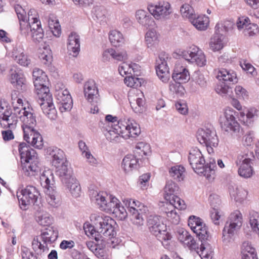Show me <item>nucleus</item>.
Returning <instances> with one entry per match:
<instances>
[{"instance_id":"f257e3e1","label":"nucleus","mask_w":259,"mask_h":259,"mask_svg":"<svg viewBox=\"0 0 259 259\" xmlns=\"http://www.w3.org/2000/svg\"><path fill=\"white\" fill-rule=\"evenodd\" d=\"M15 113L22 122V128L25 141L35 148L41 149L43 146L41 135L34 129L36 124V115L32 108L14 107Z\"/></svg>"},{"instance_id":"f03ea898","label":"nucleus","mask_w":259,"mask_h":259,"mask_svg":"<svg viewBox=\"0 0 259 259\" xmlns=\"http://www.w3.org/2000/svg\"><path fill=\"white\" fill-rule=\"evenodd\" d=\"M103 132L107 140L113 143H120L131 137L136 138L141 133L139 124L130 117H121L118 124L112 127H103Z\"/></svg>"},{"instance_id":"7ed1b4c3","label":"nucleus","mask_w":259,"mask_h":259,"mask_svg":"<svg viewBox=\"0 0 259 259\" xmlns=\"http://www.w3.org/2000/svg\"><path fill=\"white\" fill-rule=\"evenodd\" d=\"M188 160L196 173L204 176L209 181H212L214 179L217 169L214 159L210 158L206 162L200 150L194 147L189 151Z\"/></svg>"},{"instance_id":"20e7f679","label":"nucleus","mask_w":259,"mask_h":259,"mask_svg":"<svg viewBox=\"0 0 259 259\" xmlns=\"http://www.w3.org/2000/svg\"><path fill=\"white\" fill-rule=\"evenodd\" d=\"M22 172L27 177H34L40 171V164L36 151L25 143L19 145Z\"/></svg>"},{"instance_id":"39448f33","label":"nucleus","mask_w":259,"mask_h":259,"mask_svg":"<svg viewBox=\"0 0 259 259\" xmlns=\"http://www.w3.org/2000/svg\"><path fill=\"white\" fill-rule=\"evenodd\" d=\"M49 84L48 81L46 83H36L34 85L38 98L37 102L43 113L51 120H55L57 118V113L53 103V98L50 93Z\"/></svg>"},{"instance_id":"423d86ee","label":"nucleus","mask_w":259,"mask_h":259,"mask_svg":"<svg viewBox=\"0 0 259 259\" xmlns=\"http://www.w3.org/2000/svg\"><path fill=\"white\" fill-rule=\"evenodd\" d=\"M89 195L91 201L96 203L100 210L107 213H112L120 203L115 197L108 195L103 192H98L92 187L89 188Z\"/></svg>"},{"instance_id":"0eeeda50","label":"nucleus","mask_w":259,"mask_h":259,"mask_svg":"<svg viewBox=\"0 0 259 259\" xmlns=\"http://www.w3.org/2000/svg\"><path fill=\"white\" fill-rule=\"evenodd\" d=\"M58 237V232L53 227H48L41 231L40 235L34 238L32 247L37 254L41 255L49 250L48 245L54 242Z\"/></svg>"},{"instance_id":"6e6552de","label":"nucleus","mask_w":259,"mask_h":259,"mask_svg":"<svg viewBox=\"0 0 259 259\" xmlns=\"http://www.w3.org/2000/svg\"><path fill=\"white\" fill-rule=\"evenodd\" d=\"M243 217L239 210H235L228 217L222 231V240L227 244L233 241L235 234L242 225Z\"/></svg>"},{"instance_id":"1a4fd4ad","label":"nucleus","mask_w":259,"mask_h":259,"mask_svg":"<svg viewBox=\"0 0 259 259\" xmlns=\"http://www.w3.org/2000/svg\"><path fill=\"white\" fill-rule=\"evenodd\" d=\"M90 219L103 238H112L115 236L116 232L114 226L116 223L111 218L99 213L91 214Z\"/></svg>"},{"instance_id":"9d476101","label":"nucleus","mask_w":259,"mask_h":259,"mask_svg":"<svg viewBox=\"0 0 259 259\" xmlns=\"http://www.w3.org/2000/svg\"><path fill=\"white\" fill-rule=\"evenodd\" d=\"M236 112L231 108L227 107L221 117L220 122L222 129L233 137L240 136V125L235 116Z\"/></svg>"},{"instance_id":"9b49d317","label":"nucleus","mask_w":259,"mask_h":259,"mask_svg":"<svg viewBox=\"0 0 259 259\" xmlns=\"http://www.w3.org/2000/svg\"><path fill=\"white\" fill-rule=\"evenodd\" d=\"M196 136L198 142L201 144L206 146L207 150L209 154L213 153V148L218 146L219 139L213 126L209 125L198 129Z\"/></svg>"},{"instance_id":"f8f14e48","label":"nucleus","mask_w":259,"mask_h":259,"mask_svg":"<svg viewBox=\"0 0 259 259\" xmlns=\"http://www.w3.org/2000/svg\"><path fill=\"white\" fill-rule=\"evenodd\" d=\"M254 156L252 152L247 151L238 155L235 164L238 167V174L241 177L248 179L254 173L252 166Z\"/></svg>"},{"instance_id":"ddd939ff","label":"nucleus","mask_w":259,"mask_h":259,"mask_svg":"<svg viewBox=\"0 0 259 259\" xmlns=\"http://www.w3.org/2000/svg\"><path fill=\"white\" fill-rule=\"evenodd\" d=\"M40 183L45 188V193L47 195V200L49 204L53 207H57L59 200L56 198V191L54 189V175L50 170H45L40 176Z\"/></svg>"},{"instance_id":"4468645a","label":"nucleus","mask_w":259,"mask_h":259,"mask_svg":"<svg viewBox=\"0 0 259 259\" xmlns=\"http://www.w3.org/2000/svg\"><path fill=\"white\" fill-rule=\"evenodd\" d=\"M39 196V191L32 186H27L17 192L19 206L21 209L27 210L30 205L34 204Z\"/></svg>"},{"instance_id":"2eb2a0df","label":"nucleus","mask_w":259,"mask_h":259,"mask_svg":"<svg viewBox=\"0 0 259 259\" xmlns=\"http://www.w3.org/2000/svg\"><path fill=\"white\" fill-rule=\"evenodd\" d=\"M147 226L150 232L160 241L170 239L171 236L166 232V227L160 216L150 215L147 220Z\"/></svg>"},{"instance_id":"dca6fc26","label":"nucleus","mask_w":259,"mask_h":259,"mask_svg":"<svg viewBox=\"0 0 259 259\" xmlns=\"http://www.w3.org/2000/svg\"><path fill=\"white\" fill-rule=\"evenodd\" d=\"M180 53L186 61L198 66L203 67L206 64V59L203 52L196 46H191Z\"/></svg>"},{"instance_id":"f3484780","label":"nucleus","mask_w":259,"mask_h":259,"mask_svg":"<svg viewBox=\"0 0 259 259\" xmlns=\"http://www.w3.org/2000/svg\"><path fill=\"white\" fill-rule=\"evenodd\" d=\"M148 9L150 13L157 20L166 19L171 13L170 5L167 2L159 3L157 5H149Z\"/></svg>"},{"instance_id":"a211bd4d","label":"nucleus","mask_w":259,"mask_h":259,"mask_svg":"<svg viewBox=\"0 0 259 259\" xmlns=\"http://www.w3.org/2000/svg\"><path fill=\"white\" fill-rule=\"evenodd\" d=\"M83 92L85 98L90 103L94 104L100 101L98 89L94 80L90 79L85 82Z\"/></svg>"},{"instance_id":"6ab92c4d","label":"nucleus","mask_w":259,"mask_h":259,"mask_svg":"<svg viewBox=\"0 0 259 259\" xmlns=\"http://www.w3.org/2000/svg\"><path fill=\"white\" fill-rule=\"evenodd\" d=\"M56 97L59 104V110L61 112L69 111L72 109L73 101L67 90L58 91Z\"/></svg>"},{"instance_id":"aec40b11","label":"nucleus","mask_w":259,"mask_h":259,"mask_svg":"<svg viewBox=\"0 0 259 259\" xmlns=\"http://www.w3.org/2000/svg\"><path fill=\"white\" fill-rule=\"evenodd\" d=\"M167 55H160L156 63V71L159 78L163 82H166L169 79V68L167 64Z\"/></svg>"},{"instance_id":"412c9836","label":"nucleus","mask_w":259,"mask_h":259,"mask_svg":"<svg viewBox=\"0 0 259 259\" xmlns=\"http://www.w3.org/2000/svg\"><path fill=\"white\" fill-rule=\"evenodd\" d=\"M223 29L226 30L222 24L218 23L215 26V32L209 42V47L213 52L219 51L224 47V35L220 33Z\"/></svg>"},{"instance_id":"4be33fe9","label":"nucleus","mask_w":259,"mask_h":259,"mask_svg":"<svg viewBox=\"0 0 259 259\" xmlns=\"http://www.w3.org/2000/svg\"><path fill=\"white\" fill-rule=\"evenodd\" d=\"M48 152L52 157V165L56 167V169L69 163L64 152L61 149L57 147H50Z\"/></svg>"},{"instance_id":"5701e85b","label":"nucleus","mask_w":259,"mask_h":259,"mask_svg":"<svg viewBox=\"0 0 259 259\" xmlns=\"http://www.w3.org/2000/svg\"><path fill=\"white\" fill-rule=\"evenodd\" d=\"M140 158L137 155L127 154L122 159L121 167L125 172L128 173L134 169H137L141 164Z\"/></svg>"},{"instance_id":"b1692460","label":"nucleus","mask_w":259,"mask_h":259,"mask_svg":"<svg viewBox=\"0 0 259 259\" xmlns=\"http://www.w3.org/2000/svg\"><path fill=\"white\" fill-rule=\"evenodd\" d=\"M28 24V30L26 35L28 34L29 31L31 33V37L34 41L39 42L43 38L44 34L41 28L39 20L36 19L31 21L27 22Z\"/></svg>"},{"instance_id":"393cba45","label":"nucleus","mask_w":259,"mask_h":259,"mask_svg":"<svg viewBox=\"0 0 259 259\" xmlns=\"http://www.w3.org/2000/svg\"><path fill=\"white\" fill-rule=\"evenodd\" d=\"M69 55L76 57L80 51V37L74 32H72L68 36L67 45Z\"/></svg>"},{"instance_id":"a878e982","label":"nucleus","mask_w":259,"mask_h":259,"mask_svg":"<svg viewBox=\"0 0 259 259\" xmlns=\"http://www.w3.org/2000/svg\"><path fill=\"white\" fill-rule=\"evenodd\" d=\"M56 175L64 185L70 184L76 178L73 176V170L69 166V163L59 167L56 170Z\"/></svg>"},{"instance_id":"bb28decb","label":"nucleus","mask_w":259,"mask_h":259,"mask_svg":"<svg viewBox=\"0 0 259 259\" xmlns=\"http://www.w3.org/2000/svg\"><path fill=\"white\" fill-rule=\"evenodd\" d=\"M217 78L220 81L228 84H234L238 82L236 74L232 70H228L224 68L219 70Z\"/></svg>"},{"instance_id":"cd10ccee","label":"nucleus","mask_w":259,"mask_h":259,"mask_svg":"<svg viewBox=\"0 0 259 259\" xmlns=\"http://www.w3.org/2000/svg\"><path fill=\"white\" fill-rule=\"evenodd\" d=\"M172 77L174 81L184 83L189 80L190 74L186 68L177 64L174 68Z\"/></svg>"},{"instance_id":"c85d7f7f","label":"nucleus","mask_w":259,"mask_h":259,"mask_svg":"<svg viewBox=\"0 0 259 259\" xmlns=\"http://www.w3.org/2000/svg\"><path fill=\"white\" fill-rule=\"evenodd\" d=\"M12 58L20 65L29 67L31 63L30 57L21 49L14 48L12 51Z\"/></svg>"},{"instance_id":"c756f323","label":"nucleus","mask_w":259,"mask_h":259,"mask_svg":"<svg viewBox=\"0 0 259 259\" xmlns=\"http://www.w3.org/2000/svg\"><path fill=\"white\" fill-rule=\"evenodd\" d=\"M179 239L181 242L186 245L190 250H193L197 253H199L200 245L187 231H183L180 234Z\"/></svg>"},{"instance_id":"7c9ffc66","label":"nucleus","mask_w":259,"mask_h":259,"mask_svg":"<svg viewBox=\"0 0 259 259\" xmlns=\"http://www.w3.org/2000/svg\"><path fill=\"white\" fill-rule=\"evenodd\" d=\"M229 191L231 197L234 198L236 202L240 203L243 202L246 198L247 195L246 190L235 184L229 185Z\"/></svg>"},{"instance_id":"2f4dec72","label":"nucleus","mask_w":259,"mask_h":259,"mask_svg":"<svg viewBox=\"0 0 259 259\" xmlns=\"http://www.w3.org/2000/svg\"><path fill=\"white\" fill-rule=\"evenodd\" d=\"M15 10L19 20L20 30L22 34H26L28 30L26 12L22 7L17 5L15 7Z\"/></svg>"},{"instance_id":"473e14b6","label":"nucleus","mask_w":259,"mask_h":259,"mask_svg":"<svg viewBox=\"0 0 259 259\" xmlns=\"http://www.w3.org/2000/svg\"><path fill=\"white\" fill-rule=\"evenodd\" d=\"M242 259H258L255 248L248 241H244L241 248Z\"/></svg>"},{"instance_id":"72a5a7b5","label":"nucleus","mask_w":259,"mask_h":259,"mask_svg":"<svg viewBox=\"0 0 259 259\" xmlns=\"http://www.w3.org/2000/svg\"><path fill=\"white\" fill-rule=\"evenodd\" d=\"M193 25L198 30H205L209 25V19L207 16L199 15L197 17L195 15L190 20Z\"/></svg>"},{"instance_id":"f704fd0d","label":"nucleus","mask_w":259,"mask_h":259,"mask_svg":"<svg viewBox=\"0 0 259 259\" xmlns=\"http://www.w3.org/2000/svg\"><path fill=\"white\" fill-rule=\"evenodd\" d=\"M111 57L114 60L124 61L127 59V54L124 51L116 52L113 49L105 50L103 53V58L105 61H108Z\"/></svg>"},{"instance_id":"c9c22d12","label":"nucleus","mask_w":259,"mask_h":259,"mask_svg":"<svg viewBox=\"0 0 259 259\" xmlns=\"http://www.w3.org/2000/svg\"><path fill=\"white\" fill-rule=\"evenodd\" d=\"M185 168L181 165H177L172 166L169 170L170 176L178 182L184 180L185 177Z\"/></svg>"},{"instance_id":"e433bc0d","label":"nucleus","mask_w":259,"mask_h":259,"mask_svg":"<svg viewBox=\"0 0 259 259\" xmlns=\"http://www.w3.org/2000/svg\"><path fill=\"white\" fill-rule=\"evenodd\" d=\"M159 35L153 29L149 30L145 34V40L148 48L153 49L155 48L159 42Z\"/></svg>"},{"instance_id":"4c0bfd02","label":"nucleus","mask_w":259,"mask_h":259,"mask_svg":"<svg viewBox=\"0 0 259 259\" xmlns=\"http://www.w3.org/2000/svg\"><path fill=\"white\" fill-rule=\"evenodd\" d=\"M136 18L140 24L145 27L151 25L153 22L150 15L143 10H139L136 11Z\"/></svg>"},{"instance_id":"58836bf2","label":"nucleus","mask_w":259,"mask_h":259,"mask_svg":"<svg viewBox=\"0 0 259 259\" xmlns=\"http://www.w3.org/2000/svg\"><path fill=\"white\" fill-rule=\"evenodd\" d=\"M38 57L42 63L48 66L52 61V52L49 46H45L38 50Z\"/></svg>"},{"instance_id":"ea45409f","label":"nucleus","mask_w":259,"mask_h":259,"mask_svg":"<svg viewBox=\"0 0 259 259\" xmlns=\"http://www.w3.org/2000/svg\"><path fill=\"white\" fill-rule=\"evenodd\" d=\"M134 152V155L140 158V160L142 162L143 156L149 155L151 153L150 145L142 142H139L136 145Z\"/></svg>"},{"instance_id":"a19ab883","label":"nucleus","mask_w":259,"mask_h":259,"mask_svg":"<svg viewBox=\"0 0 259 259\" xmlns=\"http://www.w3.org/2000/svg\"><path fill=\"white\" fill-rule=\"evenodd\" d=\"M179 194V187L175 182L170 181L167 182L164 188V198L165 200L170 199L171 197Z\"/></svg>"},{"instance_id":"79ce46f5","label":"nucleus","mask_w":259,"mask_h":259,"mask_svg":"<svg viewBox=\"0 0 259 259\" xmlns=\"http://www.w3.org/2000/svg\"><path fill=\"white\" fill-rule=\"evenodd\" d=\"M202 259H212L213 255L212 247L208 242L201 243L199 253Z\"/></svg>"},{"instance_id":"37998d69","label":"nucleus","mask_w":259,"mask_h":259,"mask_svg":"<svg viewBox=\"0 0 259 259\" xmlns=\"http://www.w3.org/2000/svg\"><path fill=\"white\" fill-rule=\"evenodd\" d=\"M25 78L23 73L21 71H15L11 74V82L14 85L16 86L17 89L22 88L24 85L25 86Z\"/></svg>"},{"instance_id":"c03bdc74","label":"nucleus","mask_w":259,"mask_h":259,"mask_svg":"<svg viewBox=\"0 0 259 259\" xmlns=\"http://www.w3.org/2000/svg\"><path fill=\"white\" fill-rule=\"evenodd\" d=\"M109 39L111 44L114 47H119L124 42L122 34L119 31L113 30L110 31Z\"/></svg>"},{"instance_id":"a18cd8bd","label":"nucleus","mask_w":259,"mask_h":259,"mask_svg":"<svg viewBox=\"0 0 259 259\" xmlns=\"http://www.w3.org/2000/svg\"><path fill=\"white\" fill-rule=\"evenodd\" d=\"M83 229L88 236L94 238L97 242L103 241V237L98 233L95 225L92 226L89 224H85L83 226Z\"/></svg>"},{"instance_id":"49530a36","label":"nucleus","mask_w":259,"mask_h":259,"mask_svg":"<svg viewBox=\"0 0 259 259\" xmlns=\"http://www.w3.org/2000/svg\"><path fill=\"white\" fill-rule=\"evenodd\" d=\"M123 201L130 213L136 212L138 210L141 211V207L144 206L140 202L135 199L127 198L124 199Z\"/></svg>"},{"instance_id":"de8ad7c7","label":"nucleus","mask_w":259,"mask_h":259,"mask_svg":"<svg viewBox=\"0 0 259 259\" xmlns=\"http://www.w3.org/2000/svg\"><path fill=\"white\" fill-rule=\"evenodd\" d=\"M32 76L34 84H36V83H40L41 82L46 83L49 80L46 73L39 68L34 69Z\"/></svg>"},{"instance_id":"09e8293b","label":"nucleus","mask_w":259,"mask_h":259,"mask_svg":"<svg viewBox=\"0 0 259 259\" xmlns=\"http://www.w3.org/2000/svg\"><path fill=\"white\" fill-rule=\"evenodd\" d=\"M205 224L200 218L194 215H191L188 220V225L194 233L197 232Z\"/></svg>"},{"instance_id":"8fccbe9b","label":"nucleus","mask_w":259,"mask_h":259,"mask_svg":"<svg viewBox=\"0 0 259 259\" xmlns=\"http://www.w3.org/2000/svg\"><path fill=\"white\" fill-rule=\"evenodd\" d=\"M69 190L72 196L74 198H77L81 195V187L76 179L70 182V184L65 185Z\"/></svg>"},{"instance_id":"3c124183","label":"nucleus","mask_w":259,"mask_h":259,"mask_svg":"<svg viewBox=\"0 0 259 259\" xmlns=\"http://www.w3.org/2000/svg\"><path fill=\"white\" fill-rule=\"evenodd\" d=\"M249 224L253 232L259 234V214L257 212L249 211Z\"/></svg>"},{"instance_id":"603ef678","label":"nucleus","mask_w":259,"mask_h":259,"mask_svg":"<svg viewBox=\"0 0 259 259\" xmlns=\"http://www.w3.org/2000/svg\"><path fill=\"white\" fill-rule=\"evenodd\" d=\"M138 66L136 64H128L125 62L121 63L118 67V71L119 74L123 76L124 75L127 74H132V71L135 72V70L137 69Z\"/></svg>"},{"instance_id":"864d4df0","label":"nucleus","mask_w":259,"mask_h":259,"mask_svg":"<svg viewBox=\"0 0 259 259\" xmlns=\"http://www.w3.org/2000/svg\"><path fill=\"white\" fill-rule=\"evenodd\" d=\"M36 221L41 226H49L52 222V218L47 212H39L36 217Z\"/></svg>"},{"instance_id":"5fc2aeb1","label":"nucleus","mask_w":259,"mask_h":259,"mask_svg":"<svg viewBox=\"0 0 259 259\" xmlns=\"http://www.w3.org/2000/svg\"><path fill=\"white\" fill-rule=\"evenodd\" d=\"M193 81L196 84L201 88H204L207 85V79L204 74L199 70L195 71L192 76Z\"/></svg>"},{"instance_id":"6e6d98bb","label":"nucleus","mask_w":259,"mask_h":259,"mask_svg":"<svg viewBox=\"0 0 259 259\" xmlns=\"http://www.w3.org/2000/svg\"><path fill=\"white\" fill-rule=\"evenodd\" d=\"M166 200L169 201L170 206L172 208H177L179 209H184L186 208V205L184 200H182L178 195L175 197H171L170 199H166Z\"/></svg>"},{"instance_id":"4d7b16f0","label":"nucleus","mask_w":259,"mask_h":259,"mask_svg":"<svg viewBox=\"0 0 259 259\" xmlns=\"http://www.w3.org/2000/svg\"><path fill=\"white\" fill-rule=\"evenodd\" d=\"M182 83L179 81H170L169 84V90L172 94H176L178 95H182L184 94V89Z\"/></svg>"},{"instance_id":"13d9d810","label":"nucleus","mask_w":259,"mask_h":259,"mask_svg":"<svg viewBox=\"0 0 259 259\" xmlns=\"http://www.w3.org/2000/svg\"><path fill=\"white\" fill-rule=\"evenodd\" d=\"M194 233L196 234L201 243L207 242V241L209 237V234L205 224Z\"/></svg>"},{"instance_id":"bf43d9fd","label":"nucleus","mask_w":259,"mask_h":259,"mask_svg":"<svg viewBox=\"0 0 259 259\" xmlns=\"http://www.w3.org/2000/svg\"><path fill=\"white\" fill-rule=\"evenodd\" d=\"M180 12L183 17L187 18L189 20L194 17V16L195 15L193 8L188 4H183L181 6Z\"/></svg>"},{"instance_id":"052dcab7","label":"nucleus","mask_w":259,"mask_h":259,"mask_svg":"<svg viewBox=\"0 0 259 259\" xmlns=\"http://www.w3.org/2000/svg\"><path fill=\"white\" fill-rule=\"evenodd\" d=\"M131 213V221L133 224L140 227L143 226L144 223V219L143 212L140 211H136Z\"/></svg>"},{"instance_id":"680f3d73","label":"nucleus","mask_w":259,"mask_h":259,"mask_svg":"<svg viewBox=\"0 0 259 259\" xmlns=\"http://www.w3.org/2000/svg\"><path fill=\"white\" fill-rule=\"evenodd\" d=\"M145 101L143 98H137L135 102H130L131 106L136 113H142L144 109Z\"/></svg>"},{"instance_id":"e2e57ef3","label":"nucleus","mask_w":259,"mask_h":259,"mask_svg":"<svg viewBox=\"0 0 259 259\" xmlns=\"http://www.w3.org/2000/svg\"><path fill=\"white\" fill-rule=\"evenodd\" d=\"M246 115L247 120L250 122L253 121L259 116V111L255 108H250L247 110V112H240L241 117H244Z\"/></svg>"},{"instance_id":"0e129e2a","label":"nucleus","mask_w":259,"mask_h":259,"mask_svg":"<svg viewBox=\"0 0 259 259\" xmlns=\"http://www.w3.org/2000/svg\"><path fill=\"white\" fill-rule=\"evenodd\" d=\"M114 216L119 220H124L127 216V212L123 206L120 205V202L112 213Z\"/></svg>"},{"instance_id":"69168bd1","label":"nucleus","mask_w":259,"mask_h":259,"mask_svg":"<svg viewBox=\"0 0 259 259\" xmlns=\"http://www.w3.org/2000/svg\"><path fill=\"white\" fill-rule=\"evenodd\" d=\"M151 175L149 173L144 174L141 175L138 182V185L143 190L146 189L149 185V181Z\"/></svg>"},{"instance_id":"338daca9","label":"nucleus","mask_w":259,"mask_h":259,"mask_svg":"<svg viewBox=\"0 0 259 259\" xmlns=\"http://www.w3.org/2000/svg\"><path fill=\"white\" fill-rule=\"evenodd\" d=\"M231 84L225 83V82L220 81L215 87V91L218 94L224 96L228 93L229 89L231 88Z\"/></svg>"},{"instance_id":"774afa93","label":"nucleus","mask_w":259,"mask_h":259,"mask_svg":"<svg viewBox=\"0 0 259 259\" xmlns=\"http://www.w3.org/2000/svg\"><path fill=\"white\" fill-rule=\"evenodd\" d=\"M258 32L257 26L256 24L250 23V22L244 29V33L245 35L252 36Z\"/></svg>"}]
</instances>
